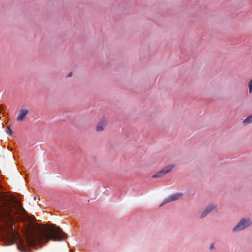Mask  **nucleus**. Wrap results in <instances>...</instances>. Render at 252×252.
<instances>
[{"instance_id": "f257e3e1", "label": "nucleus", "mask_w": 252, "mask_h": 252, "mask_svg": "<svg viewBox=\"0 0 252 252\" xmlns=\"http://www.w3.org/2000/svg\"><path fill=\"white\" fill-rule=\"evenodd\" d=\"M67 237V234L55 224L40 227L36 232L27 236V244L34 246L37 244L47 243L49 240L62 241Z\"/></svg>"}, {"instance_id": "f03ea898", "label": "nucleus", "mask_w": 252, "mask_h": 252, "mask_svg": "<svg viewBox=\"0 0 252 252\" xmlns=\"http://www.w3.org/2000/svg\"><path fill=\"white\" fill-rule=\"evenodd\" d=\"M17 211H7L6 212V214H5V220H6L9 221V224H8V227L9 228L12 230L13 232V239L14 240H16L17 239V233H16L15 231L13 230V222L14 221L15 218H14V215L17 213Z\"/></svg>"}, {"instance_id": "7ed1b4c3", "label": "nucleus", "mask_w": 252, "mask_h": 252, "mask_svg": "<svg viewBox=\"0 0 252 252\" xmlns=\"http://www.w3.org/2000/svg\"><path fill=\"white\" fill-rule=\"evenodd\" d=\"M252 224V221L249 219H242L233 228L234 232H239L243 230Z\"/></svg>"}, {"instance_id": "20e7f679", "label": "nucleus", "mask_w": 252, "mask_h": 252, "mask_svg": "<svg viewBox=\"0 0 252 252\" xmlns=\"http://www.w3.org/2000/svg\"><path fill=\"white\" fill-rule=\"evenodd\" d=\"M174 167V165H168L165 166L163 169L159 171L157 174L153 175L152 178H160L171 171Z\"/></svg>"}, {"instance_id": "39448f33", "label": "nucleus", "mask_w": 252, "mask_h": 252, "mask_svg": "<svg viewBox=\"0 0 252 252\" xmlns=\"http://www.w3.org/2000/svg\"><path fill=\"white\" fill-rule=\"evenodd\" d=\"M216 205H215L214 204H208L200 214V218L201 219H203L206 217L209 214L213 211L216 208Z\"/></svg>"}, {"instance_id": "423d86ee", "label": "nucleus", "mask_w": 252, "mask_h": 252, "mask_svg": "<svg viewBox=\"0 0 252 252\" xmlns=\"http://www.w3.org/2000/svg\"><path fill=\"white\" fill-rule=\"evenodd\" d=\"M183 195V194L181 192L176 193L173 195H171L168 196L166 199H165L164 202L161 204L160 206L163 205L165 203H168V202H169L171 201L177 200L179 199V198H180Z\"/></svg>"}, {"instance_id": "0eeeda50", "label": "nucleus", "mask_w": 252, "mask_h": 252, "mask_svg": "<svg viewBox=\"0 0 252 252\" xmlns=\"http://www.w3.org/2000/svg\"><path fill=\"white\" fill-rule=\"evenodd\" d=\"M107 121L105 119H102L97 124L96 127V130L100 132L104 129V127L106 126Z\"/></svg>"}, {"instance_id": "6e6552de", "label": "nucleus", "mask_w": 252, "mask_h": 252, "mask_svg": "<svg viewBox=\"0 0 252 252\" xmlns=\"http://www.w3.org/2000/svg\"><path fill=\"white\" fill-rule=\"evenodd\" d=\"M28 113V110L27 109H25L21 110L19 112L17 120L18 121H22Z\"/></svg>"}, {"instance_id": "1a4fd4ad", "label": "nucleus", "mask_w": 252, "mask_h": 252, "mask_svg": "<svg viewBox=\"0 0 252 252\" xmlns=\"http://www.w3.org/2000/svg\"><path fill=\"white\" fill-rule=\"evenodd\" d=\"M243 123L245 125H247L249 124L252 123V115L248 117L246 119H245Z\"/></svg>"}, {"instance_id": "9d476101", "label": "nucleus", "mask_w": 252, "mask_h": 252, "mask_svg": "<svg viewBox=\"0 0 252 252\" xmlns=\"http://www.w3.org/2000/svg\"><path fill=\"white\" fill-rule=\"evenodd\" d=\"M249 92L251 94L252 93V79L250 81L248 84Z\"/></svg>"}, {"instance_id": "9b49d317", "label": "nucleus", "mask_w": 252, "mask_h": 252, "mask_svg": "<svg viewBox=\"0 0 252 252\" xmlns=\"http://www.w3.org/2000/svg\"><path fill=\"white\" fill-rule=\"evenodd\" d=\"M18 208L22 212H25V210L24 209V208L23 207V206H22V203H20V202H18Z\"/></svg>"}, {"instance_id": "f8f14e48", "label": "nucleus", "mask_w": 252, "mask_h": 252, "mask_svg": "<svg viewBox=\"0 0 252 252\" xmlns=\"http://www.w3.org/2000/svg\"><path fill=\"white\" fill-rule=\"evenodd\" d=\"M6 133L9 135H11L12 134V131L11 129H10L9 128H7V129H6Z\"/></svg>"}, {"instance_id": "ddd939ff", "label": "nucleus", "mask_w": 252, "mask_h": 252, "mask_svg": "<svg viewBox=\"0 0 252 252\" xmlns=\"http://www.w3.org/2000/svg\"><path fill=\"white\" fill-rule=\"evenodd\" d=\"M68 77H71L72 76V72H70L68 74V75H67Z\"/></svg>"}, {"instance_id": "4468645a", "label": "nucleus", "mask_w": 252, "mask_h": 252, "mask_svg": "<svg viewBox=\"0 0 252 252\" xmlns=\"http://www.w3.org/2000/svg\"><path fill=\"white\" fill-rule=\"evenodd\" d=\"M213 248H214V245H213V244H212V245H211V246H210V249H213Z\"/></svg>"}]
</instances>
